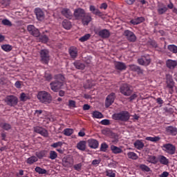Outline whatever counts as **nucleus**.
I'll list each match as a JSON object with an SVG mask.
<instances>
[{
	"label": "nucleus",
	"instance_id": "54",
	"mask_svg": "<svg viewBox=\"0 0 177 177\" xmlns=\"http://www.w3.org/2000/svg\"><path fill=\"white\" fill-rule=\"evenodd\" d=\"M1 23L3 26H8L9 27H11L12 26V22H10L9 19H3Z\"/></svg>",
	"mask_w": 177,
	"mask_h": 177
},
{
	"label": "nucleus",
	"instance_id": "44",
	"mask_svg": "<svg viewBox=\"0 0 177 177\" xmlns=\"http://www.w3.org/2000/svg\"><path fill=\"white\" fill-rule=\"evenodd\" d=\"M161 138L160 136H155V137H147L145 140H149V142H158Z\"/></svg>",
	"mask_w": 177,
	"mask_h": 177
},
{
	"label": "nucleus",
	"instance_id": "28",
	"mask_svg": "<svg viewBox=\"0 0 177 177\" xmlns=\"http://www.w3.org/2000/svg\"><path fill=\"white\" fill-rule=\"evenodd\" d=\"M62 14L63 15V16H65L66 19H71L73 16V13H71V11L68 8H64L62 10Z\"/></svg>",
	"mask_w": 177,
	"mask_h": 177
},
{
	"label": "nucleus",
	"instance_id": "31",
	"mask_svg": "<svg viewBox=\"0 0 177 177\" xmlns=\"http://www.w3.org/2000/svg\"><path fill=\"white\" fill-rule=\"evenodd\" d=\"M77 147L78 150H81L82 151H85L86 149V142L85 141H80L77 143Z\"/></svg>",
	"mask_w": 177,
	"mask_h": 177
},
{
	"label": "nucleus",
	"instance_id": "7",
	"mask_svg": "<svg viewBox=\"0 0 177 177\" xmlns=\"http://www.w3.org/2000/svg\"><path fill=\"white\" fill-rule=\"evenodd\" d=\"M162 150H164V151H166V153H168V154L172 156L176 151V147H175L174 145L168 143L163 145Z\"/></svg>",
	"mask_w": 177,
	"mask_h": 177
},
{
	"label": "nucleus",
	"instance_id": "49",
	"mask_svg": "<svg viewBox=\"0 0 177 177\" xmlns=\"http://www.w3.org/2000/svg\"><path fill=\"white\" fill-rule=\"evenodd\" d=\"M93 86V84H92V82L91 80H87L86 82L84 85V88L85 89H91Z\"/></svg>",
	"mask_w": 177,
	"mask_h": 177
},
{
	"label": "nucleus",
	"instance_id": "2",
	"mask_svg": "<svg viewBox=\"0 0 177 177\" xmlns=\"http://www.w3.org/2000/svg\"><path fill=\"white\" fill-rule=\"evenodd\" d=\"M131 118V114L128 111H122L120 113H113L112 119L115 121H122V122H128Z\"/></svg>",
	"mask_w": 177,
	"mask_h": 177
},
{
	"label": "nucleus",
	"instance_id": "33",
	"mask_svg": "<svg viewBox=\"0 0 177 177\" xmlns=\"http://www.w3.org/2000/svg\"><path fill=\"white\" fill-rule=\"evenodd\" d=\"M92 117L93 118H97V119L104 118L103 113H102V112H100L98 111H93Z\"/></svg>",
	"mask_w": 177,
	"mask_h": 177
},
{
	"label": "nucleus",
	"instance_id": "8",
	"mask_svg": "<svg viewBox=\"0 0 177 177\" xmlns=\"http://www.w3.org/2000/svg\"><path fill=\"white\" fill-rule=\"evenodd\" d=\"M138 63L140 66H149L151 63V58H150V55H143L138 59Z\"/></svg>",
	"mask_w": 177,
	"mask_h": 177
},
{
	"label": "nucleus",
	"instance_id": "52",
	"mask_svg": "<svg viewBox=\"0 0 177 177\" xmlns=\"http://www.w3.org/2000/svg\"><path fill=\"white\" fill-rule=\"evenodd\" d=\"M62 146H63L62 142H57L51 145V147H53L54 149H56V147H62Z\"/></svg>",
	"mask_w": 177,
	"mask_h": 177
},
{
	"label": "nucleus",
	"instance_id": "14",
	"mask_svg": "<svg viewBox=\"0 0 177 177\" xmlns=\"http://www.w3.org/2000/svg\"><path fill=\"white\" fill-rule=\"evenodd\" d=\"M81 20L83 26H88L91 23V21H92L93 20L91 13L86 12V14H84V15L83 16Z\"/></svg>",
	"mask_w": 177,
	"mask_h": 177
},
{
	"label": "nucleus",
	"instance_id": "6",
	"mask_svg": "<svg viewBox=\"0 0 177 177\" xmlns=\"http://www.w3.org/2000/svg\"><path fill=\"white\" fill-rule=\"evenodd\" d=\"M41 62L44 64H48L49 60H50V56H49V50L47 49H43L40 51Z\"/></svg>",
	"mask_w": 177,
	"mask_h": 177
},
{
	"label": "nucleus",
	"instance_id": "63",
	"mask_svg": "<svg viewBox=\"0 0 177 177\" xmlns=\"http://www.w3.org/2000/svg\"><path fill=\"white\" fill-rule=\"evenodd\" d=\"M169 176V173L168 171H163L160 175H159V177H167Z\"/></svg>",
	"mask_w": 177,
	"mask_h": 177
},
{
	"label": "nucleus",
	"instance_id": "25",
	"mask_svg": "<svg viewBox=\"0 0 177 177\" xmlns=\"http://www.w3.org/2000/svg\"><path fill=\"white\" fill-rule=\"evenodd\" d=\"M134 147L137 149V150H142L143 147H145V143H143V141L142 140H137L133 143Z\"/></svg>",
	"mask_w": 177,
	"mask_h": 177
},
{
	"label": "nucleus",
	"instance_id": "12",
	"mask_svg": "<svg viewBox=\"0 0 177 177\" xmlns=\"http://www.w3.org/2000/svg\"><path fill=\"white\" fill-rule=\"evenodd\" d=\"M124 35L130 42H135L136 41V35L129 30H124Z\"/></svg>",
	"mask_w": 177,
	"mask_h": 177
},
{
	"label": "nucleus",
	"instance_id": "50",
	"mask_svg": "<svg viewBox=\"0 0 177 177\" xmlns=\"http://www.w3.org/2000/svg\"><path fill=\"white\" fill-rule=\"evenodd\" d=\"M47 151L46 150L41 151L37 153L38 158H43V157H46Z\"/></svg>",
	"mask_w": 177,
	"mask_h": 177
},
{
	"label": "nucleus",
	"instance_id": "59",
	"mask_svg": "<svg viewBox=\"0 0 177 177\" xmlns=\"http://www.w3.org/2000/svg\"><path fill=\"white\" fill-rule=\"evenodd\" d=\"M100 124H101L102 125H110V120H107V119L102 120L100 122Z\"/></svg>",
	"mask_w": 177,
	"mask_h": 177
},
{
	"label": "nucleus",
	"instance_id": "22",
	"mask_svg": "<svg viewBox=\"0 0 177 177\" xmlns=\"http://www.w3.org/2000/svg\"><path fill=\"white\" fill-rule=\"evenodd\" d=\"M110 35H111L110 30L107 29H102L100 32V35L98 36L100 37V38H103L104 39L106 38H109Z\"/></svg>",
	"mask_w": 177,
	"mask_h": 177
},
{
	"label": "nucleus",
	"instance_id": "19",
	"mask_svg": "<svg viewBox=\"0 0 177 177\" xmlns=\"http://www.w3.org/2000/svg\"><path fill=\"white\" fill-rule=\"evenodd\" d=\"M115 68L119 71H124V70H127V65L124 62H116L115 63Z\"/></svg>",
	"mask_w": 177,
	"mask_h": 177
},
{
	"label": "nucleus",
	"instance_id": "21",
	"mask_svg": "<svg viewBox=\"0 0 177 177\" xmlns=\"http://www.w3.org/2000/svg\"><path fill=\"white\" fill-rule=\"evenodd\" d=\"M88 143L91 149H97L99 147V141L95 139L88 140Z\"/></svg>",
	"mask_w": 177,
	"mask_h": 177
},
{
	"label": "nucleus",
	"instance_id": "20",
	"mask_svg": "<svg viewBox=\"0 0 177 177\" xmlns=\"http://www.w3.org/2000/svg\"><path fill=\"white\" fill-rule=\"evenodd\" d=\"M129 70L131 71H134L135 73H137L138 74H143V70L140 68V66H138L135 64H131L129 66Z\"/></svg>",
	"mask_w": 177,
	"mask_h": 177
},
{
	"label": "nucleus",
	"instance_id": "34",
	"mask_svg": "<svg viewBox=\"0 0 177 177\" xmlns=\"http://www.w3.org/2000/svg\"><path fill=\"white\" fill-rule=\"evenodd\" d=\"M73 66H75V68L77 70H84V68H85V64H82L80 61H75L73 63Z\"/></svg>",
	"mask_w": 177,
	"mask_h": 177
},
{
	"label": "nucleus",
	"instance_id": "1",
	"mask_svg": "<svg viewBox=\"0 0 177 177\" xmlns=\"http://www.w3.org/2000/svg\"><path fill=\"white\" fill-rule=\"evenodd\" d=\"M55 80L54 82L50 84V89L53 91V92H57L60 91V88L64 85V76L62 74L56 75Z\"/></svg>",
	"mask_w": 177,
	"mask_h": 177
},
{
	"label": "nucleus",
	"instance_id": "13",
	"mask_svg": "<svg viewBox=\"0 0 177 177\" xmlns=\"http://www.w3.org/2000/svg\"><path fill=\"white\" fill-rule=\"evenodd\" d=\"M27 30L29 34H30V35H32L33 37H39V30H38V28H35V26H34L33 25H28L27 26Z\"/></svg>",
	"mask_w": 177,
	"mask_h": 177
},
{
	"label": "nucleus",
	"instance_id": "48",
	"mask_svg": "<svg viewBox=\"0 0 177 177\" xmlns=\"http://www.w3.org/2000/svg\"><path fill=\"white\" fill-rule=\"evenodd\" d=\"M0 125L5 131H9L12 128V126L8 123H1Z\"/></svg>",
	"mask_w": 177,
	"mask_h": 177
},
{
	"label": "nucleus",
	"instance_id": "57",
	"mask_svg": "<svg viewBox=\"0 0 177 177\" xmlns=\"http://www.w3.org/2000/svg\"><path fill=\"white\" fill-rule=\"evenodd\" d=\"M44 78H46V81H51L53 77L50 73H46L44 75Z\"/></svg>",
	"mask_w": 177,
	"mask_h": 177
},
{
	"label": "nucleus",
	"instance_id": "24",
	"mask_svg": "<svg viewBox=\"0 0 177 177\" xmlns=\"http://www.w3.org/2000/svg\"><path fill=\"white\" fill-rule=\"evenodd\" d=\"M166 66L168 68L174 69L177 66V62L172 59H167L166 61Z\"/></svg>",
	"mask_w": 177,
	"mask_h": 177
},
{
	"label": "nucleus",
	"instance_id": "61",
	"mask_svg": "<svg viewBox=\"0 0 177 177\" xmlns=\"http://www.w3.org/2000/svg\"><path fill=\"white\" fill-rule=\"evenodd\" d=\"M93 31L96 35H100L102 30H100V28L95 27L94 28Z\"/></svg>",
	"mask_w": 177,
	"mask_h": 177
},
{
	"label": "nucleus",
	"instance_id": "47",
	"mask_svg": "<svg viewBox=\"0 0 177 177\" xmlns=\"http://www.w3.org/2000/svg\"><path fill=\"white\" fill-rule=\"evenodd\" d=\"M39 40L41 42H43V44H46V42L49 41V38L48 36H46V35H43L39 36Z\"/></svg>",
	"mask_w": 177,
	"mask_h": 177
},
{
	"label": "nucleus",
	"instance_id": "30",
	"mask_svg": "<svg viewBox=\"0 0 177 177\" xmlns=\"http://www.w3.org/2000/svg\"><path fill=\"white\" fill-rule=\"evenodd\" d=\"M168 10L167 6L162 4L158 7V15H164Z\"/></svg>",
	"mask_w": 177,
	"mask_h": 177
},
{
	"label": "nucleus",
	"instance_id": "62",
	"mask_svg": "<svg viewBox=\"0 0 177 177\" xmlns=\"http://www.w3.org/2000/svg\"><path fill=\"white\" fill-rule=\"evenodd\" d=\"M136 97H138V95H136V94H131V95H130V97H129V100L130 101V102H132L133 100H135L136 99Z\"/></svg>",
	"mask_w": 177,
	"mask_h": 177
},
{
	"label": "nucleus",
	"instance_id": "39",
	"mask_svg": "<svg viewBox=\"0 0 177 177\" xmlns=\"http://www.w3.org/2000/svg\"><path fill=\"white\" fill-rule=\"evenodd\" d=\"M168 50L171 53H177V46L175 44H170L167 46Z\"/></svg>",
	"mask_w": 177,
	"mask_h": 177
},
{
	"label": "nucleus",
	"instance_id": "36",
	"mask_svg": "<svg viewBox=\"0 0 177 177\" xmlns=\"http://www.w3.org/2000/svg\"><path fill=\"white\" fill-rule=\"evenodd\" d=\"M19 99L21 102H27V100H30V95L25 93H21Z\"/></svg>",
	"mask_w": 177,
	"mask_h": 177
},
{
	"label": "nucleus",
	"instance_id": "51",
	"mask_svg": "<svg viewBox=\"0 0 177 177\" xmlns=\"http://www.w3.org/2000/svg\"><path fill=\"white\" fill-rule=\"evenodd\" d=\"M107 149H109V145L106 142H103L100 147L101 151H106Z\"/></svg>",
	"mask_w": 177,
	"mask_h": 177
},
{
	"label": "nucleus",
	"instance_id": "4",
	"mask_svg": "<svg viewBox=\"0 0 177 177\" xmlns=\"http://www.w3.org/2000/svg\"><path fill=\"white\" fill-rule=\"evenodd\" d=\"M120 92L124 96H131L133 92V88L130 84H123L120 87Z\"/></svg>",
	"mask_w": 177,
	"mask_h": 177
},
{
	"label": "nucleus",
	"instance_id": "27",
	"mask_svg": "<svg viewBox=\"0 0 177 177\" xmlns=\"http://www.w3.org/2000/svg\"><path fill=\"white\" fill-rule=\"evenodd\" d=\"M147 162H149V164H153V165H156L157 162H158V159H157V157L156 156L149 155L147 160Z\"/></svg>",
	"mask_w": 177,
	"mask_h": 177
},
{
	"label": "nucleus",
	"instance_id": "64",
	"mask_svg": "<svg viewBox=\"0 0 177 177\" xmlns=\"http://www.w3.org/2000/svg\"><path fill=\"white\" fill-rule=\"evenodd\" d=\"M68 106L70 107H75V101L74 100H69V102H68Z\"/></svg>",
	"mask_w": 177,
	"mask_h": 177
},
{
	"label": "nucleus",
	"instance_id": "11",
	"mask_svg": "<svg viewBox=\"0 0 177 177\" xmlns=\"http://www.w3.org/2000/svg\"><path fill=\"white\" fill-rule=\"evenodd\" d=\"M115 100V94L114 93H111L106 98L105 107H110V106L114 103Z\"/></svg>",
	"mask_w": 177,
	"mask_h": 177
},
{
	"label": "nucleus",
	"instance_id": "37",
	"mask_svg": "<svg viewBox=\"0 0 177 177\" xmlns=\"http://www.w3.org/2000/svg\"><path fill=\"white\" fill-rule=\"evenodd\" d=\"M127 157L128 158H130L131 160H138L139 157L138 156V154L135 152H129L127 153Z\"/></svg>",
	"mask_w": 177,
	"mask_h": 177
},
{
	"label": "nucleus",
	"instance_id": "53",
	"mask_svg": "<svg viewBox=\"0 0 177 177\" xmlns=\"http://www.w3.org/2000/svg\"><path fill=\"white\" fill-rule=\"evenodd\" d=\"M106 176L115 177V173H114L113 170H106Z\"/></svg>",
	"mask_w": 177,
	"mask_h": 177
},
{
	"label": "nucleus",
	"instance_id": "18",
	"mask_svg": "<svg viewBox=\"0 0 177 177\" xmlns=\"http://www.w3.org/2000/svg\"><path fill=\"white\" fill-rule=\"evenodd\" d=\"M69 55L72 59H75L78 56V49L77 47L71 46L68 49Z\"/></svg>",
	"mask_w": 177,
	"mask_h": 177
},
{
	"label": "nucleus",
	"instance_id": "42",
	"mask_svg": "<svg viewBox=\"0 0 177 177\" xmlns=\"http://www.w3.org/2000/svg\"><path fill=\"white\" fill-rule=\"evenodd\" d=\"M48 158L50 160H56L57 158V153L55 151H50Z\"/></svg>",
	"mask_w": 177,
	"mask_h": 177
},
{
	"label": "nucleus",
	"instance_id": "55",
	"mask_svg": "<svg viewBox=\"0 0 177 177\" xmlns=\"http://www.w3.org/2000/svg\"><path fill=\"white\" fill-rule=\"evenodd\" d=\"M73 168L75 171H77L78 172H80V171L82 168V163L76 164L73 166Z\"/></svg>",
	"mask_w": 177,
	"mask_h": 177
},
{
	"label": "nucleus",
	"instance_id": "10",
	"mask_svg": "<svg viewBox=\"0 0 177 177\" xmlns=\"http://www.w3.org/2000/svg\"><path fill=\"white\" fill-rule=\"evenodd\" d=\"M86 13L85 10L79 8L75 10L73 15L76 20H82Z\"/></svg>",
	"mask_w": 177,
	"mask_h": 177
},
{
	"label": "nucleus",
	"instance_id": "40",
	"mask_svg": "<svg viewBox=\"0 0 177 177\" xmlns=\"http://www.w3.org/2000/svg\"><path fill=\"white\" fill-rule=\"evenodd\" d=\"M62 26L65 30H70V28H71V22L67 20H64L62 22Z\"/></svg>",
	"mask_w": 177,
	"mask_h": 177
},
{
	"label": "nucleus",
	"instance_id": "29",
	"mask_svg": "<svg viewBox=\"0 0 177 177\" xmlns=\"http://www.w3.org/2000/svg\"><path fill=\"white\" fill-rule=\"evenodd\" d=\"M167 86L169 89L171 91L174 89V86H175V82H174V80L171 77H167Z\"/></svg>",
	"mask_w": 177,
	"mask_h": 177
},
{
	"label": "nucleus",
	"instance_id": "60",
	"mask_svg": "<svg viewBox=\"0 0 177 177\" xmlns=\"http://www.w3.org/2000/svg\"><path fill=\"white\" fill-rule=\"evenodd\" d=\"M64 167H71V163L67 159L63 160Z\"/></svg>",
	"mask_w": 177,
	"mask_h": 177
},
{
	"label": "nucleus",
	"instance_id": "35",
	"mask_svg": "<svg viewBox=\"0 0 177 177\" xmlns=\"http://www.w3.org/2000/svg\"><path fill=\"white\" fill-rule=\"evenodd\" d=\"M37 161H38V158L35 156H32L27 159L26 162L31 165L34 164V162H37Z\"/></svg>",
	"mask_w": 177,
	"mask_h": 177
},
{
	"label": "nucleus",
	"instance_id": "32",
	"mask_svg": "<svg viewBox=\"0 0 177 177\" xmlns=\"http://www.w3.org/2000/svg\"><path fill=\"white\" fill-rule=\"evenodd\" d=\"M111 150L113 154H120L122 152V149L115 145H111Z\"/></svg>",
	"mask_w": 177,
	"mask_h": 177
},
{
	"label": "nucleus",
	"instance_id": "38",
	"mask_svg": "<svg viewBox=\"0 0 177 177\" xmlns=\"http://www.w3.org/2000/svg\"><path fill=\"white\" fill-rule=\"evenodd\" d=\"M35 172H37V174H39L41 175H45V174H46V172H48L46 171V169H42L40 167H36L35 169Z\"/></svg>",
	"mask_w": 177,
	"mask_h": 177
},
{
	"label": "nucleus",
	"instance_id": "9",
	"mask_svg": "<svg viewBox=\"0 0 177 177\" xmlns=\"http://www.w3.org/2000/svg\"><path fill=\"white\" fill-rule=\"evenodd\" d=\"M33 131L36 133H39L41 136H44V138H48L49 136V133H48V130L45 129L42 127L36 126L33 127Z\"/></svg>",
	"mask_w": 177,
	"mask_h": 177
},
{
	"label": "nucleus",
	"instance_id": "5",
	"mask_svg": "<svg viewBox=\"0 0 177 177\" xmlns=\"http://www.w3.org/2000/svg\"><path fill=\"white\" fill-rule=\"evenodd\" d=\"M4 100L6 102V104L11 107L17 106V103H19V99L15 95H7Z\"/></svg>",
	"mask_w": 177,
	"mask_h": 177
},
{
	"label": "nucleus",
	"instance_id": "23",
	"mask_svg": "<svg viewBox=\"0 0 177 177\" xmlns=\"http://www.w3.org/2000/svg\"><path fill=\"white\" fill-rule=\"evenodd\" d=\"M143 21H145V17H137L133 19H131L130 21V23L133 26H138V24H140V23H143Z\"/></svg>",
	"mask_w": 177,
	"mask_h": 177
},
{
	"label": "nucleus",
	"instance_id": "43",
	"mask_svg": "<svg viewBox=\"0 0 177 177\" xmlns=\"http://www.w3.org/2000/svg\"><path fill=\"white\" fill-rule=\"evenodd\" d=\"M1 49H3L4 52H10V50L12 49V47L9 44H3L1 46Z\"/></svg>",
	"mask_w": 177,
	"mask_h": 177
},
{
	"label": "nucleus",
	"instance_id": "17",
	"mask_svg": "<svg viewBox=\"0 0 177 177\" xmlns=\"http://www.w3.org/2000/svg\"><path fill=\"white\" fill-rule=\"evenodd\" d=\"M89 10L93 13V15H95V16H99V17H102L103 16V13L95 6H89Z\"/></svg>",
	"mask_w": 177,
	"mask_h": 177
},
{
	"label": "nucleus",
	"instance_id": "16",
	"mask_svg": "<svg viewBox=\"0 0 177 177\" xmlns=\"http://www.w3.org/2000/svg\"><path fill=\"white\" fill-rule=\"evenodd\" d=\"M167 135H171V136H176L177 128L174 126H169L165 128Z\"/></svg>",
	"mask_w": 177,
	"mask_h": 177
},
{
	"label": "nucleus",
	"instance_id": "58",
	"mask_svg": "<svg viewBox=\"0 0 177 177\" xmlns=\"http://www.w3.org/2000/svg\"><path fill=\"white\" fill-rule=\"evenodd\" d=\"M149 45L151 46V48H157L158 46L157 45V42L154 40H150L149 41Z\"/></svg>",
	"mask_w": 177,
	"mask_h": 177
},
{
	"label": "nucleus",
	"instance_id": "45",
	"mask_svg": "<svg viewBox=\"0 0 177 177\" xmlns=\"http://www.w3.org/2000/svg\"><path fill=\"white\" fill-rule=\"evenodd\" d=\"M89 38H91V34L87 33V34L84 35L83 37H80L79 39V41L80 42H85V41H88V39H89Z\"/></svg>",
	"mask_w": 177,
	"mask_h": 177
},
{
	"label": "nucleus",
	"instance_id": "56",
	"mask_svg": "<svg viewBox=\"0 0 177 177\" xmlns=\"http://www.w3.org/2000/svg\"><path fill=\"white\" fill-rule=\"evenodd\" d=\"M23 84V82L21 81H17L15 84V88H17V89H21V84Z\"/></svg>",
	"mask_w": 177,
	"mask_h": 177
},
{
	"label": "nucleus",
	"instance_id": "46",
	"mask_svg": "<svg viewBox=\"0 0 177 177\" xmlns=\"http://www.w3.org/2000/svg\"><path fill=\"white\" fill-rule=\"evenodd\" d=\"M140 169L144 172H150V167L145 164L140 165Z\"/></svg>",
	"mask_w": 177,
	"mask_h": 177
},
{
	"label": "nucleus",
	"instance_id": "3",
	"mask_svg": "<svg viewBox=\"0 0 177 177\" xmlns=\"http://www.w3.org/2000/svg\"><path fill=\"white\" fill-rule=\"evenodd\" d=\"M37 99L41 102V103H44L45 104L52 102V96L45 91H41L38 93Z\"/></svg>",
	"mask_w": 177,
	"mask_h": 177
},
{
	"label": "nucleus",
	"instance_id": "26",
	"mask_svg": "<svg viewBox=\"0 0 177 177\" xmlns=\"http://www.w3.org/2000/svg\"><path fill=\"white\" fill-rule=\"evenodd\" d=\"M158 161H159V162H160L162 165H168V164H169V160L168 158L162 155L158 156Z\"/></svg>",
	"mask_w": 177,
	"mask_h": 177
},
{
	"label": "nucleus",
	"instance_id": "41",
	"mask_svg": "<svg viewBox=\"0 0 177 177\" xmlns=\"http://www.w3.org/2000/svg\"><path fill=\"white\" fill-rule=\"evenodd\" d=\"M74 133V129H65L64 130V134L65 136H71Z\"/></svg>",
	"mask_w": 177,
	"mask_h": 177
},
{
	"label": "nucleus",
	"instance_id": "15",
	"mask_svg": "<svg viewBox=\"0 0 177 177\" xmlns=\"http://www.w3.org/2000/svg\"><path fill=\"white\" fill-rule=\"evenodd\" d=\"M35 13L36 15V17L37 20L42 21V20L45 19V13H44V11H42L41 8H35Z\"/></svg>",
	"mask_w": 177,
	"mask_h": 177
}]
</instances>
